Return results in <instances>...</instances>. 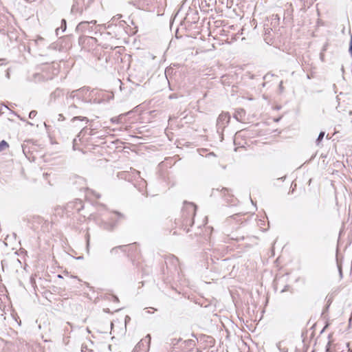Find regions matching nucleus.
I'll use <instances>...</instances> for the list:
<instances>
[{
	"mask_svg": "<svg viewBox=\"0 0 352 352\" xmlns=\"http://www.w3.org/2000/svg\"><path fill=\"white\" fill-rule=\"evenodd\" d=\"M276 346L280 352H288V349L283 345L282 342L277 343Z\"/></svg>",
	"mask_w": 352,
	"mask_h": 352,
	"instance_id": "nucleus-10",
	"label": "nucleus"
},
{
	"mask_svg": "<svg viewBox=\"0 0 352 352\" xmlns=\"http://www.w3.org/2000/svg\"><path fill=\"white\" fill-rule=\"evenodd\" d=\"M77 122H85V124H87L89 122V119L87 117L83 116H74L71 120V123L74 126H75V123Z\"/></svg>",
	"mask_w": 352,
	"mask_h": 352,
	"instance_id": "nucleus-8",
	"label": "nucleus"
},
{
	"mask_svg": "<svg viewBox=\"0 0 352 352\" xmlns=\"http://www.w3.org/2000/svg\"><path fill=\"white\" fill-rule=\"evenodd\" d=\"M115 213H116L117 215H118L120 218H122V219H123V218H124V214H121V213H120V212H115Z\"/></svg>",
	"mask_w": 352,
	"mask_h": 352,
	"instance_id": "nucleus-23",
	"label": "nucleus"
},
{
	"mask_svg": "<svg viewBox=\"0 0 352 352\" xmlns=\"http://www.w3.org/2000/svg\"><path fill=\"white\" fill-rule=\"evenodd\" d=\"M72 125L74 127H75V126H78V128L82 127V129L80 131V133H78V135H77V137L76 138H74L73 140V148L74 150H76V149H78V141H81V138L83 137L85 135V133H87V126H82V124L78 125V123H76V122L75 123V126H74L73 124H72Z\"/></svg>",
	"mask_w": 352,
	"mask_h": 352,
	"instance_id": "nucleus-4",
	"label": "nucleus"
},
{
	"mask_svg": "<svg viewBox=\"0 0 352 352\" xmlns=\"http://www.w3.org/2000/svg\"><path fill=\"white\" fill-rule=\"evenodd\" d=\"M66 20L65 19H62L61 21V27L60 28L62 29V32H64L65 30H66Z\"/></svg>",
	"mask_w": 352,
	"mask_h": 352,
	"instance_id": "nucleus-19",
	"label": "nucleus"
},
{
	"mask_svg": "<svg viewBox=\"0 0 352 352\" xmlns=\"http://www.w3.org/2000/svg\"><path fill=\"white\" fill-rule=\"evenodd\" d=\"M151 1L152 0H134L133 6L138 9L145 10Z\"/></svg>",
	"mask_w": 352,
	"mask_h": 352,
	"instance_id": "nucleus-6",
	"label": "nucleus"
},
{
	"mask_svg": "<svg viewBox=\"0 0 352 352\" xmlns=\"http://www.w3.org/2000/svg\"><path fill=\"white\" fill-rule=\"evenodd\" d=\"M341 71H342V74H344V66H342V67H341Z\"/></svg>",
	"mask_w": 352,
	"mask_h": 352,
	"instance_id": "nucleus-27",
	"label": "nucleus"
},
{
	"mask_svg": "<svg viewBox=\"0 0 352 352\" xmlns=\"http://www.w3.org/2000/svg\"><path fill=\"white\" fill-rule=\"evenodd\" d=\"M77 108L76 105L75 104H72L68 108V110H69V112L71 115L72 114H75L76 112L74 111V110Z\"/></svg>",
	"mask_w": 352,
	"mask_h": 352,
	"instance_id": "nucleus-14",
	"label": "nucleus"
},
{
	"mask_svg": "<svg viewBox=\"0 0 352 352\" xmlns=\"http://www.w3.org/2000/svg\"><path fill=\"white\" fill-rule=\"evenodd\" d=\"M186 210H188V213H190V216H192L195 213L196 206L193 204L190 203L186 206Z\"/></svg>",
	"mask_w": 352,
	"mask_h": 352,
	"instance_id": "nucleus-9",
	"label": "nucleus"
},
{
	"mask_svg": "<svg viewBox=\"0 0 352 352\" xmlns=\"http://www.w3.org/2000/svg\"><path fill=\"white\" fill-rule=\"evenodd\" d=\"M142 345H143V343H142V341H140L136 344V346L133 350V352H138V351L141 349Z\"/></svg>",
	"mask_w": 352,
	"mask_h": 352,
	"instance_id": "nucleus-16",
	"label": "nucleus"
},
{
	"mask_svg": "<svg viewBox=\"0 0 352 352\" xmlns=\"http://www.w3.org/2000/svg\"><path fill=\"white\" fill-rule=\"evenodd\" d=\"M230 119V116L228 113H221L217 120V132L219 133L223 131L224 128L229 123Z\"/></svg>",
	"mask_w": 352,
	"mask_h": 352,
	"instance_id": "nucleus-2",
	"label": "nucleus"
},
{
	"mask_svg": "<svg viewBox=\"0 0 352 352\" xmlns=\"http://www.w3.org/2000/svg\"><path fill=\"white\" fill-rule=\"evenodd\" d=\"M96 24V21H82L76 26V32L82 34H92L94 31V25Z\"/></svg>",
	"mask_w": 352,
	"mask_h": 352,
	"instance_id": "nucleus-1",
	"label": "nucleus"
},
{
	"mask_svg": "<svg viewBox=\"0 0 352 352\" xmlns=\"http://www.w3.org/2000/svg\"><path fill=\"white\" fill-rule=\"evenodd\" d=\"M245 116V111L243 109H237L234 115V118L239 122H243L244 117Z\"/></svg>",
	"mask_w": 352,
	"mask_h": 352,
	"instance_id": "nucleus-7",
	"label": "nucleus"
},
{
	"mask_svg": "<svg viewBox=\"0 0 352 352\" xmlns=\"http://www.w3.org/2000/svg\"><path fill=\"white\" fill-rule=\"evenodd\" d=\"M89 38H90L91 39H94V40H95V38H93V37H91V36H90Z\"/></svg>",
	"mask_w": 352,
	"mask_h": 352,
	"instance_id": "nucleus-33",
	"label": "nucleus"
},
{
	"mask_svg": "<svg viewBox=\"0 0 352 352\" xmlns=\"http://www.w3.org/2000/svg\"><path fill=\"white\" fill-rule=\"evenodd\" d=\"M112 298H113V300L116 301V302H118L119 300H118V298L116 296H112Z\"/></svg>",
	"mask_w": 352,
	"mask_h": 352,
	"instance_id": "nucleus-25",
	"label": "nucleus"
},
{
	"mask_svg": "<svg viewBox=\"0 0 352 352\" xmlns=\"http://www.w3.org/2000/svg\"><path fill=\"white\" fill-rule=\"evenodd\" d=\"M282 85H283V82H280V85H279L280 88H282Z\"/></svg>",
	"mask_w": 352,
	"mask_h": 352,
	"instance_id": "nucleus-30",
	"label": "nucleus"
},
{
	"mask_svg": "<svg viewBox=\"0 0 352 352\" xmlns=\"http://www.w3.org/2000/svg\"><path fill=\"white\" fill-rule=\"evenodd\" d=\"M59 30H60V28H58L56 29V32L57 35L58 34Z\"/></svg>",
	"mask_w": 352,
	"mask_h": 352,
	"instance_id": "nucleus-28",
	"label": "nucleus"
},
{
	"mask_svg": "<svg viewBox=\"0 0 352 352\" xmlns=\"http://www.w3.org/2000/svg\"><path fill=\"white\" fill-rule=\"evenodd\" d=\"M324 135H325V132H324V131H321L319 133L318 137L316 140V144L317 146H320V144L321 141L322 140Z\"/></svg>",
	"mask_w": 352,
	"mask_h": 352,
	"instance_id": "nucleus-11",
	"label": "nucleus"
},
{
	"mask_svg": "<svg viewBox=\"0 0 352 352\" xmlns=\"http://www.w3.org/2000/svg\"><path fill=\"white\" fill-rule=\"evenodd\" d=\"M118 251H119V248H118V246H116V247H114L111 249L110 253L111 254H116L118 253Z\"/></svg>",
	"mask_w": 352,
	"mask_h": 352,
	"instance_id": "nucleus-17",
	"label": "nucleus"
},
{
	"mask_svg": "<svg viewBox=\"0 0 352 352\" xmlns=\"http://www.w3.org/2000/svg\"><path fill=\"white\" fill-rule=\"evenodd\" d=\"M146 337H147V338H149V340L151 339V336H150V335H147V336H146Z\"/></svg>",
	"mask_w": 352,
	"mask_h": 352,
	"instance_id": "nucleus-32",
	"label": "nucleus"
},
{
	"mask_svg": "<svg viewBox=\"0 0 352 352\" xmlns=\"http://www.w3.org/2000/svg\"><path fill=\"white\" fill-rule=\"evenodd\" d=\"M349 52L352 57V34L351 35V38H350V42H349Z\"/></svg>",
	"mask_w": 352,
	"mask_h": 352,
	"instance_id": "nucleus-21",
	"label": "nucleus"
},
{
	"mask_svg": "<svg viewBox=\"0 0 352 352\" xmlns=\"http://www.w3.org/2000/svg\"><path fill=\"white\" fill-rule=\"evenodd\" d=\"M331 303V300L329 298L327 301V305L322 311V315H324L327 311Z\"/></svg>",
	"mask_w": 352,
	"mask_h": 352,
	"instance_id": "nucleus-18",
	"label": "nucleus"
},
{
	"mask_svg": "<svg viewBox=\"0 0 352 352\" xmlns=\"http://www.w3.org/2000/svg\"><path fill=\"white\" fill-rule=\"evenodd\" d=\"M83 38H84V37L80 36V37L79 38V43H80V42H81V41H82Z\"/></svg>",
	"mask_w": 352,
	"mask_h": 352,
	"instance_id": "nucleus-29",
	"label": "nucleus"
},
{
	"mask_svg": "<svg viewBox=\"0 0 352 352\" xmlns=\"http://www.w3.org/2000/svg\"><path fill=\"white\" fill-rule=\"evenodd\" d=\"M118 248H119V250H120L121 252H122L128 255L127 250L130 248L129 245H118Z\"/></svg>",
	"mask_w": 352,
	"mask_h": 352,
	"instance_id": "nucleus-13",
	"label": "nucleus"
},
{
	"mask_svg": "<svg viewBox=\"0 0 352 352\" xmlns=\"http://www.w3.org/2000/svg\"><path fill=\"white\" fill-rule=\"evenodd\" d=\"M60 91V90L57 89L55 92H54L53 94H51V96H52L53 95L56 94V92H58V93H59Z\"/></svg>",
	"mask_w": 352,
	"mask_h": 352,
	"instance_id": "nucleus-26",
	"label": "nucleus"
},
{
	"mask_svg": "<svg viewBox=\"0 0 352 352\" xmlns=\"http://www.w3.org/2000/svg\"><path fill=\"white\" fill-rule=\"evenodd\" d=\"M58 116H59V118H58L59 120H65V118H64L63 114H59Z\"/></svg>",
	"mask_w": 352,
	"mask_h": 352,
	"instance_id": "nucleus-24",
	"label": "nucleus"
},
{
	"mask_svg": "<svg viewBox=\"0 0 352 352\" xmlns=\"http://www.w3.org/2000/svg\"><path fill=\"white\" fill-rule=\"evenodd\" d=\"M89 135H93V133H92L91 131H90V133H89Z\"/></svg>",
	"mask_w": 352,
	"mask_h": 352,
	"instance_id": "nucleus-31",
	"label": "nucleus"
},
{
	"mask_svg": "<svg viewBox=\"0 0 352 352\" xmlns=\"http://www.w3.org/2000/svg\"><path fill=\"white\" fill-rule=\"evenodd\" d=\"M9 146L8 142L5 140H2L0 142V152L5 150L6 148Z\"/></svg>",
	"mask_w": 352,
	"mask_h": 352,
	"instance_id": "nucleus-12",
	"label": "nucleus"
},
{
	"mask_svg": "<svg viewBox=\"0 0 352 352\" xmlns=\"http://www.w3.org/2000/svg\"><path fill=\"white\" fill-rule=\"evenodd\" d=\"M89 236H87V251H89Z\"/></svg>",
	"mask_w": 352,
	"mask_h": 352,
	"instance_id": "nucleus-22",
	"label": "nucleus"
},
{
	"mask_svg": "<svg viewBox=\"0 0 352 352\" xmlns=\"http://www.w3.org/2000/svg\"><path fill=\"white\" fill-rule=\"evenodd\" d=\"M130 248L127 250L128 252V256H130L131 254V252L133 251L134 249L136 250L135 246L134 245V243L133 244H129L128 245Z\"/></svg>",
	"mask_w": 352,
	"mask_h": 352,
	"instance_id": "nucleus-15",
	"label": "nucleus"
},
{
	"mask_svg": "<svg viewBox=\"0 0 352 352\" xmlns=\"http://www.w3.org/2000/svg\"><path fill=\"white\" fill-rule=\"evenodd\" d=\"M221 192L224 199L232 205L235 204V199L233 197V195H231L229 192V190L227 188H223L221 190Z\"/></svg>",
	"mask_w": 352,
	"mask_h": 352,
	"instance_id": "nucleus-5",
	"label": "nucleus"
},
{
	"mask_svg": "<svg viewBox=\"0 0 352 352\" xmlns=\"http://www.w3.org/2000/svg\"><path fill=\"white\" fill-rule=\"evenodd\" d=\"M36 114H37V112H36V111H34V110L31 111L30 112V113H29V118H30V119H33L34 118H35V116H36Z\"/></svg>",
	"mask_w": 352,
	"mask_h": 352,
	"instance_id": "nucleus-20",
	"label": "nucleus"
},
{
	"mask_svg": "<svg viewBox=\"0 0 352 352\" xmlns=\"http://www.w3.org/2000/svg\"><path fill=\"white\" fill-rule=\"evenodd\" d=\"M1 113H1V111L0 110V115H1Z\"/></svg>",
	"mask_w": 352,
	"mask_h": 352,
	"instance_id": "nucleus-34",
	"label": "nucleus"
},
{
	"mask_svg": "<svg viewBox=\"0 0 352 352\" xmlns=\"http://www.w3.org/2000/svg\"><path fill=\"white\" fill-rule=\"evenodd\" d=\"M83 207L82 201L80 199H76L74 201L68 203L66 209L68 212H72V210L80 212Z\"/></svg>",
	"mask_w": 352,
	"mask_h": 352,
	"instance_id": "nucleus-3",
	"label": "nucleus"
}]
</instances>
